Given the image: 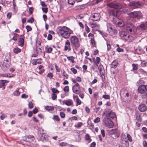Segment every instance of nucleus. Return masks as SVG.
I'll return each mask as SVG.
<instances>
[{
	"label": "nucleus",
	"instance_id": "36",
	"mask_svg": "<svg viewBox=\"0 0 147 147\" xmlns=\"http://www.w3.org/2000/svg\"><path fill=\"white\" fill-rule=\"evenodd\" d=\"M127 140H128L130 142H132V139L131 137L129 134H127Z\"/></svg>",
	"mask_w": 147,
	"mask_h": 147
},
{
	"label": "nucleus",
	"instance_id": "47",
	"mask_svg": "<svg viewBox=\"0 0 147 147\" xmlns=\"http://www.w3.org/2000/svg\"><path fill=\"white\" fill-rule=\"evenodd\" d=\"M83 125L82 123V122H79L78 123V124L75 125V126L76 128H79L80 127Z\"/></svg>",
	"mask_w": 147,
	"mask_h": 147
},
{
	"label": "nucleus",
	"instance_id": "53",
	"mask_svg": "<svg viewBox=\"0 0 147 147\" xmlns=\"http://www.w3.org/2000/svg\"><path fill=\"white\" fill-rule=\"evenodd\" d=\"M60 115L61 117L62 118H64L65 117V113L63 112H60Z\"/></svg>",
	"mask_w": 147,
	"mask_h": 147
},
{
	"label": "nucleus",
	"instance_id": "52",
	"mask_svg": "<svg viewBox=\"0 0 147 147\" xmlns=\"http://www.w3.org/2000/svg\"><path fill=\"white\" fill-rule=\"evenodd\" d=\"M136 119L139 121H141L142 119L140 115H137L136 117Z\"/></svg>",
	"mask_w": 147,
	"mask_h": 147
},
{
	"label": "nucleus",
	"instance_id": "10",
	"mask_svg": "<svg viewBox=\"0 0 147 147\" xmlns=\"http://www.w3.org/2000/svg\"><path fill=\"white\" fill-rule=\"evenodd\" d=\"M142 13L139 11L131 12L129 14V17L132 18H137L140 19L142 17Z\"/></svg>",
	"mask_w": 147,
	"mask_h": 147
},
{
	"label": "nucleus",
	"instance_id": "33",
	"mask_svg": "<svg viewBox=\"0 0 147 147\" xmlns=\"http://www.w3.org/2000/svg\"><path fill=\"white\" fill-rule=\"evenodd\" d=\"M132 65L133 67L132 70L134 71L135 70H137L138 68V65L137 64H135L133 63L132 64Z\"/></svg>",
	"mask_w": 147,
	"mask_h": 147
},
{
	"label": "nucleus",
	"instance_id": "48",
	"mask_svg": "<svg viewBox=\"0 0 147 147\" xmlns=\"http://www.w3.org/2000/svg\"><path fill=\"white\" fill-rule=\"evenodd\" d=\"M100 120V119L99 117H97L94 120V122L95 123L99 122Z\"/></svg>",
	"mask_w": 147,
	"mask_h": 147
},
{
	"label": "nucleus",
	"instance_id": "28",
	"mask_svg": "<svg viewBox=\"0 0 147 147\" xmlns=\"http://www.w3.org/2000/svg\"><path fill=\"white\" fill-rule=\"evenodd\" d=\"M46 109L48 111H52L54 110V108L53 107L47 106L45 107Z\"/></svg>",
	"mask_w": 147,
	"mask_h": 147
},
{
	"label": "nucleus",
	"instance_id": "16",
	"mask_svg": "<svg viewBox=\"0 0 147 147\" xmlns=\"http://www.w3.org/2000/svg\"><path fill=\"white\" fill-rule=\"evenodd\" d=\"M147 107L145 104H142L139 106L138 109L141 112H144L147 109Z\"/></svg>",
	"mask_w": 147,
	"mask_h": 147
},
{
	"label": "nucleus",
	"instance_id": "37",
	"mask_svg": "<svg viewBox=\"0 0 147 147\" xmlns=\"http://www.w3.org/2000/svg\"><path fill=\"white\" fill-rule=\"evenodd\" d=\"M75 3V0H68V3L72 5H73Z\"/></svg>",
	"mask_w": 147,
	"mask_h": 147
},
{
	"label": "nucleus",
	"instance_id": "35",
	"mask_svg": "<svg viewBox=\"0 0 147 147\" xmlns=\"http://www.w3.org/2000/svg\"><path fill=\"white\" fill-rule=\"evenodd\" d=\"M90 136L88 134H86L85 136V139L86 140H90V142L91 141V139H90Z\"/></svg>",
	"mask_w": 147,
	"mask_h": 147
},
{
	"label": "nucleus",
	"instance_id": "54",
	"mask_svg": "<svg viewBox=\"0 0 147 147\" xmlns=\"http://www.w3.org/2000/svg\"><path fill=\"white\" fill-rule=\"evenodd\" d=\"M34 19L32 18H30L28 20H27V22L31 23H32L34 22Z\"/></svg>",
	"mask_w": 147,
	"mask_h": 147
},
{
	"label": "nucleus",
	"instance_id": "19",
	"mask_svg": "<svg viewBox=\"0 0 147 147\" xmlns=\"http://www.w3.org/2000/svg\"><path fill=\"white\" fill-rule=\"evenodd\" d=\"M39 136L40 137V139L42 141H44L45 140H46L47 138V136L45 134H41L39 135Z\"/></svg>",
	"mask_w": 147,
	"mask_h": 147
},
{
	"label": "nucleus",
	"instance_id": "2",
	"mask_svg": "<svg viewBox=\"0 0 147 147\" xmlns=\"http://www.w3.org/2000/svg\"><path fill=\"white\" fill-rule=\"evenodd\" d=\"M58 34L64 38L67 39L68 38L72 31L71 29L65 26H58L56 29Z\"/></svg>",
	"mask_w": 147,
	"mask_h": 147
},
{
	"label": "nucleus",
	"instance_id": "30",
	"mask_svg": "<svg viewBox=\"0 0 147 147\" xmlns=\"http://www.w3.org/2000/svg\"><path fill=\"white\" fill-rule=\"evenodd\" d=\"M123 147H129V143L128 141L122 142Z\"/></svg>",
	"mask_w": 147,
	"mask_h": 147
},
{
	"label": "nucleus",
	"instance_id": "51",
	"mask_svg": "<svg viewBox=\"0 0 147 147\" xmlns=\"http://www.w3.org/2000/svg\"><path fill=\"white\" fill-rule=\"evenodd\" d=\"M107 50L108 51H109L111 48V46L109 43H108V41H107Z\"/></svg>",
	"mask_w": 147,
	"mask_h": 147
},
{
	"label": "nucleus",
	"instance_id": "46",
	"mask_svg": "<svg viewBox=\"0 0 147 147\" xmlns=\"http://www.w3.org/2000/svg\"><path fill=\"white\" fill-rule=\"evenodd\" d=\"M42 10L43 12L46 13L48 12V8L46 7H42Z\"/></svg>",
	"mask_w": 147,
	"mask_h": 147
},
{
	"label": "nucleus",
	"instance_id": "40",
	"mask_svg": "<svg viewBox=\"0 0 147 147\" xmlns=\"http://www.w3.org/2000/svg\"><path fill=\"white\" fill-rule=\"evenodd\" d=\"M26 28L27 29V32H28L32 30V28L29 26L28 25L26 26Z\"/></svg>",
	"mask_w": 147,
	"mask_h": 147
},
{
	"label": "nucleus",
	"instance_id": "15",
	"mask_svg": "<svg viewBox=\"0 0 147 147\" xmlns=\"http://www.w3.org/2000/svg\"><path fill=\"white\" fill-rule=\"evenodd\" d=\"M91 17L93 18L92 20L94 21H97L100 20V15L98 13H95L93 15H92Z\"/></svg>",
	"mask_w": 147,
	"mask_h": 147
},
{
	"label": "nucleus",
	"instance_id": "59",
	"mask_svg": "<svg viewBox=\"0 0 147 147\" xmlns=\"http://www.w3.org/2000/svg\"><path fill=\"white\" fill-rule=\"evenodd\" d=\"M55 66L57 71L58 72H59L60 71V69L58 68V66L56 64H55Z\"/></svg>",
	"mask_w": 147,
	"mask_h": 147
},
{
	"label": "nucleus",
	"instance_id": "32",
	"mask_svg": "<svg viewBox=\"0 0 147 147\" xmlns=\"http://www.w3.org/2000/svg\"><path fill=\"white\" fill-rule=\"evenodd\" d=\"M36 51L37 53H41L42 52V49H41V47L37 46L36 48Z\"/></svg>",
	"mask_w": 147,
	"mask_h": 147
},
{
	"label": "nucleus",
	"instance_id": "21",
	"mask_svg": "<svg viewBox=\"0 0 147 147\" xmlns=\"http://www.w3.org/2000/svg\"><path fill=\"white\" fill-rule=\"evenodd\" d=\"M93 60L94 64L98 65L99 63L100 59L99 57H96V59L95 58H93Z\"/></svg>",
	"mask_w": 147,
	"mask_h": 147
},
{
	"label": "nucleus",
	"instance_id": "8",
	"mask_svg": "<svg viewBox=\"0 0 147 147\" xmlns=\"http://www.w3.org/2000/svg\"><path fill=\"white\" fill-rule=\"evenodd\" d=\"M103 122L105 125L110 128H112L114 126V123L111 120L107 117H105L103 119Z\"/></svg>",
	"mask_w": 147,
	"mask_h": 147
},
{
	"label": "nucleus",
	"instance_id": "9",
	"mask_svg": "<svg viewBox=\"0 0 147 147\" xmlns=\"http://www.w3.org/2000/svg\"><path fill=\"white\" fill-rule=\"evenodd\" d=\"M144 3L140 1H133L130 3L129 6L132 8H135L142 7Z\"/></svg>",
	"mask_w": 147,
	"mask_h": 147
},
{
	"label": "nucleus",
	"instance_id": "39",
	"mask_svg": "<svg viewBox=\"0 0 147 147\" xmlns=\"http://www.w3.org/2000/svg\"><path fill=\"white\" fill-rule=\"evenodd\" d=\"M76 97H77L76 102L78 105H80L81 104V101L80 100L79 98L77 96H76Z\"/></svg>",
	"mask_w": 147,
	"mask_h": 147
},
{
	"label": "nucleus",
	"instance_id": "5",
	"mask_svg": "<svg viewBox=\"0 0 147 147\" xmlns=\"http://www.w3.org/2000/svg\"><path fill=\"white\" fill-rule=\"evenodd\" d=\"M138 91L144 98H147V85H140L138 88Z\"/></svg>",
	"mask_w": 147,
	"mask_h": 147
},
{
	"label": "nucleus",
	"instance_id": "4",
	"mask_svg": "<svg viewBox=\"0 0 147 147\" xmlns=\"http://www.w3.org/2000/svg\"><path fill=\"white\" fill-rule=\"evenodd\" d=\"M126 30L128 33L134 34L137 30L136 27L131 23L127 22L126 24Z\"/></svg>",
	"mask_w": 147,
	"mask_h": 147
},
{
	"label": "nucleus",
	"instance_id": "38",
	"mask_svg": "<svg viewBox=\"0 0 147 147\" xmlns=\"http://www.w3.org/2000/svg\"><path fill=\"white\" fill-rule=\"evenodd\" d=\"M63 90L65 92H67L69 91V87L68 86H65L64 89Z\"/></svg>",
	"mask_w": 147,
	"mask_h": 147
},
{
	"label": "nucleus",
	"instance_id": "14",
	"mask_svg": "<svg viewBox=\"0 0 147 147\" xmlns=\"http://www.w3.org/2000/svg\"><path fill=\"white\" fill-rule=\"evenodd\" d=\"M71 50L70 42L69 40H67L65 44L64 50L65 51H69Z\"/></svg>",
	"mask_w": 147,
	"mask_h": 147
},
{
	"label": "nucleus",
	"instance_id": "11",
	"mask_svg": "<svg viewBox=\"0 0 147 147\" xmlns=\"http://www.w3.org/2000/svg\"><path fill=\"white\" fill-rule=\"evenodd\" d=\"M73 92L76 94H79L81 92L80 86L78 83H76L72 88Z\"/></svg>",
	"mask_w": 147,
	"mask_h": 147
},
{
	"label": "nucleus",
	"instance_id": "55",
	"mask_svg": "<svg viewBox=\"0 0 147 147\" xmlns=\"http://www.w3.org/2000/svg\"><path fill=\"white\" fill-rule=\"evenodd\" d=\"M47 76L50 78H51L53 77V74L51 72L47 74Z\"/></svg>",
	"mask_w": 147,
	"mask_h": 147
},
{
	"label": "nucleus",
	"instance_id": "1",
	"mask_svg": "<svg viewBox=\"0 0 147 147\" xmlns=\"http://www.w3.org/2000/svg\"><path fill=\"white\" fill-rule=\"evenodd\" d=\"M107 5L110 7L115 9L111 10L110 11L109 14L110 15L114 16L113 18L114 21L115 19H117V17L120 15V12L119 10L117 9L121 8L122 7L121 5L119 3L113 2L109 3Z\"/></svg>",
	"mask_w": 147,
	"mask_h": 147
},
{
	"label": "nucleus",
	"instance_id": "58",
	"mask_svg": "<svg viewBox=\"0 0 147 147\" xmlns=\"http://www.w3.org/2000/svg\"><path fill=\"white\" fill-rule=\"evenodd\" d=\"M28 95H26L25 94H23L21 96V97L22 98H28Z\"/></svg>",
	"mask_w": 147,
	"mask_h": 147
},
{
	"label": "nucleus",
	"instance_id": "6",
	"mask_svg": "<svg viewBox=\"0 0 147 147\" xmlns=\"http://www.w3.org/2000/svg\"><path fill=\"white\" fill-rule=\"evenodd\" d=\"M120 37L123 39L128 42H131L134 39V38L131 36H130L125 32H121L120 33Z\"/></svg>",
	"mask_w": 147,
	"mask_h": 147
},
{
	"label": "nucleus",
	"instance_id": "45",
	"mask_svg": "<svg viewBox=\"0 0 147 147\" xmlns=\"http://www.w3.org/2000/svg\"><path fill=\"white\" fill-rule=\"evenodd\" d=\"M52 91L53 93L55 94L56 93H59V91L56 89L53 88L52 89Z\"/></svg>",
	"mask_w": 147,
	"mask_h": 147
},
{
	"label": "nucleus",
	"instance_id": "17",
	"mask_svg": "<svg viewBox=\"0 0 147 147\" xmlns=\"http://www.w3.org/2000/svg\"><path fill=\"white\" fill-rule=\"evenodd\" d=\"M9 82V81L5 80H0V88H2L3 89H5V84Z\"/></svg>",
	"mask_w": 147,
	"mask_h": 147
},
{
	"label": "nucleus",
	"instance_id": "49",
	"mask_svg": "<svg viewBox=\"0 0 147 147\" xmlns=\"http://www.w3.org/2000/svg\"><path fill=\"white\" fill-rule=\"evenodd\" d=\"M53 118L55 120L57 121H59L60 120L59 118L57 115H54Z\"/></svg>",
	"mask_w": 147,
	"mask_h": 147
},
{
	"label": "nucleus",
	"instance_id": "31",
	"mask_svg": "<svg viewBox=\"0 0 147 147\" xmlns=\"http://www.w3.org/2000/svg\"><path fill=\"white\" fill-rule=\"evenodd\" d=\"M13 51L15 53L17 54L20 52L21 49L18 48H15L13 49Z\"/></svg>",
	"mask_w": 147,
	"mask_h": 147
},
{
	"label": "nucleus",
	"instance_id": "3",
	"mask_svg": "<svg viewBox=\"0 0 147 147\" xmlns=\"http://www.w3.org/2000/svg\"><path fill=\"white\" fill-rule=\"evenodd\" d=\"M69 40L72 46L77 50L80 45L78 38L76 36H73L70 37Z\"/></svg>",
	"mask_w": 147,
	"mask_h": 147
},
{
	"label": "nucleus",
	"instance_id": "44",
	"mask_svg": "<svg viewBox=\"0 0 147 147\" xmlns=\"http://www.w3.org/2000/svg\"><path fill=\"white\" fill-rule=\"evenodd\" d=\"M107 30L108 31L111 29V28H112L111 27V24L110 23H107Z\"/></svg>",
	"mask_w": 147,
	"mask_h": 147
},
{
	"label": "nucleus",
	"instance_id": "18",
	"mask_svg": "<svg viewBox=\"0 0 147 147\" xmlns=\"http://www.w3.org/2000/svg\"><path fill=\"white\" fill-rule=\"evenodd\" d=\"M118 63L115 60L113 61L111 65V67L112 68H115L118 65Z\"/></svg>",
	"mask_w": 147,
	"mask_h": 147
},
{
	"label": "nucleus",
	"instance_id": "22",
	"mask_svg": "<svg viewBox=\"0 0 147 147\" xmlns=\"http://www.w3.org/2000/svg\"><path fill=\"white\" fill-rule=\"evenodd\" d=\"M121 139L122 142H125L128 141L127 137L124 134H122Z\"/></svg>",
	"mask_w": 147,
	"mask_h": 147
},
{
	"label": "nucleus",
	"instance_id": "24",
	"mask_svg": "<svg viewBox=\"0 0 147 147\" xmlns=\"http://www.w3.org/2000/svg\"><path fill=\"white\" fill-rule=\"evenodd\" d=\"M109 33L111 35H115L117 33V31L116 30L111 28V29L108 30Z\"/></svg>",
	"mask_w": 147,
	"mask_h": 147
},
{
	"label": "nucleus",
	"instance_id": "29",
	"mask_svg": "<svg viewBox=\"0 0 147 147\" xmlns=\"http://www.w3.org/2000/svg\"><path fill=\"white\" fill-rule=\"evenodd\" d=\"M19 43L20 45L21 46H22L24 43V39L23 38H20L19 39Z\"/></svg>",
	"mask_w": 147,
	"mask_h": 147
},
{
	"label": "nucleus",
	"instance_id": "64",
	"mask_svg": "<svg viewBox=\"0 0 147 147\" xmlns=\"http://www.w3.org/2000/svg\"><path fill=\"white\" fill-rule=\"evenodd\" d=\"M143 145L144 147H147V142L145 141L143 142Z\"/></svg>",
	"mask_w": 147,
	"mask_h": 147
},
{
	"label": "nucleus",
	"instance_id": "27",
	"mask_svg": "<svg viewBox=\"0 0 147 147\" xmlns=\"http://www.w3.org/2000/svg\"><path fill=\"white\" fill-rule=\"evenodd\" d=\"M67 58L72 63H74V59L75 58L73 56L67 57Z\"/></svg>",
	"mask_w": 147,
	"mask_h": 147
},
{
	"label": "nucleus",
	"instance_id": "62",
	"mask_svg": "<svg viewBox=\"0 0 147 147\" xmlns=\"http://www.w3.org/2000/svg\"><path fill=\"white\" fill-rule=\"evenodd\" d=\"M11 14H12V13H11V12L8 13L7 15V18H8V19H10L11 17Z\"/></svg>",
	"mask_w": 147,
	"mask_h": 147
},
{
	"label": "nucleus",
	"instance_id": "23",
	"mask_svg": "<svg viewBox=\"0 0 147 147\" xmlns=\"http://www.w3.org/2000/svg\"><path fill=\"white\" fill-rule=\"evenodd\" d=\"M90 25V26L92 28H94L95 27H99V24H96L95 23L90 22L89 23Z\"/></svg>",
	"mask_w": 147,
	"mask_h": 147
},
{
	"label": "nucleus",
	"instance_id": "26",
	"mask_svg": "<svg viewBox=\"0 0 147 147\" xmlns=\"http://www.w3.org/2000/svg\"><path fill=\"white\" fill-rule=\"evenodd\" d=\"M38 69L39 70V73L40 74L43 73L45 71L44 67L42 65H39Z\"/></svg>",
	"mask_w": 147,
	"mask_h": 147
},
{
	"label": "nucleus",
	"instance_id": "42",
	"mask_svg": "<svg viewBox=\"0 0 147 147\" xmlns=\"http://www.w3.org/2000/svg\"><path fill=\"white\" fill-rule=\"evenodd\" d=\"M20 92L18 90H16L13 93V94L14 96H18L20 94Z\"/></svg>",
	"mask_w": 147,
	"mask_h": 147
},
{
	"label": "nucleus",
	"instance_id": "56",
	"mask_svg": "<svg viewBox=\"0 0 147 147\" xmlns=\"http://www.w3.org/2000/svg\"><path fill=\"white\" fill-rule=\"evenodd\" d=\"M102 97L105 99H109L110 96L109 95H104L102 96Z\"/></svg>",
	"mask_w": 147,
	"mask_h": 147
},
{
	"label": "nucleus",
	"instance_id": "13",
	"mask_svg": "<svg viewBox=\"0 0 147 147\" xmlns=\"http://www.w3.org/2000/svg\"><path fill=\"white\" fill-rule=\"evenodd\" d=\"M106 117L109 118L110 117L112 119L114 118L116 116L115 113L110 109H108L106 111Z\"/></svg>",
	"mask_w": 147,
	"mask_h": 147
},
{
	"label": "nucleus",
	"instance_id": "60",
	"mask_svg": "<svg viewBox=\"0 0 147 147\" xmlns=\"http://www.w3.org/2000/svg\"><path fill=\"white\" fill-rule=\"evenodd\" d=\"M117 51L119 52H123V49H121L119 47H118L117 48Z\"/></svg>",
	"mask_w": 147,
	"mask_h": 147
},
{
	"label": "nucleus",
	"instance_id": "50",
	"mask_svg": "<svg viewBox=\"0 0 147 147\" xmlns=\"http://www.w3.org/2000/svg\"><path fill=\"white\" fill-rule=\"evenodd\" d=\"M28 106L30 109H32L33 108V103L31 101H30L29 102L28 104Z\"/></svg>",
	"mask_w": 147,
	"mask_h": 147
},
{
	"label": "nucleus",
	"instance_id": "12",
	"mask_svg": "<svg viewBox=\"0 0 147 147\" xmlns=\"http://www.w3.org/2000/svg\"><path fill=\"white\" fill-rule=\"evenodd\" d=\"M138 29L140 31H147V22L142 23L138 26Z\"/></svg>",
	"mask_w": 147,
	"mask_h": 147
},
{
	"label": "nucleus",
	"instance_id": "41",
	"mask_svg": "<svg viewBox=\"0 0 147 147\" xmlns=\"http://www.w3.org/2000/svg\"><path fill=\"white\" fill-rule=\"evenodd\" d=\"M7 117V115H6L5 114H3L0 116V119L1 120H3L5 118Z\"/></svg>",
	"mask_w": 147,
	"mask_h": 147
},
{
	"label": "nucleus",
	"instance_id": "61",
	"mask_svg": "<svg viewBox=\"0 0 147 147\" xmlns=\"http://www.w3.org/2000/svg\"><path fill=\"white\" fill-rule=\"evenodd\" d=\"M116 131V129H112L110 131L109 133L110 134H113L115 133Z\"/></svg>",
	"mask_w": 147,
	"mask_h": 147
},
{
	"label": "nucleus",
	"instance_id": "43",
	"mask_svg": "<svg viewBox=\"0 0 147 147\" xmlns=\"http://www.w3.org/2000/svg\"><path fill=\"white\" fill-rule=\"evenodd\" d=\"M92 68L93 70H94L95 69L98 68V65L94 64L92 66Z\"/></svg>",
	"mask_w": 147,
	"mask_h": 147
},
{
	"label": "nucleus",
	"instance_id": "34",
	"mask_svg": "<svg viewBox=\"0 0 147 147\" xmlns=\"http://www.w3.org/2000/svg\"><path fill=\"white\" fill-rule=\"evenodd\" d=\"M85 16V14H81L77 16V18L78 19H82L84 18Z\"/></svg>",
	"mask_w": 147,
	"mask_h": 147
},
{
	"label": "nucleus",
	"instance_id": "57",
	"mask_svg": "<svg viewBox=\"0 0 147 147\" xmlns=\"http://www.w3.org/2000/svg\"><path fill=\"white\" fill-rule=\"evenodd\" d=\"M71 70L74 74H76L77 73V71L76 69L74 68L73 67L71 68Z\"/></svg>",
	"mask_w": 147,
	"mask_h": 147
},
{
	"label": "nucleus",
	"instance_id": "63",
	"mask_svg": "<svg viewBox=\"0 0 147 147\" xmlns=\"http://www.w3.org/2000/svg\"><path fill=\"white\" fill-rule=\"evenodd\" d=\"M52 51V49L51 47H48L47 49V52L48 53H51Z\"/></svg>",
	"mask_w": 147,
	"mask_h": 147
},
{
	"label": "nucleus",
	"instance_id": "25",
	"mask_svg": "<svg viewBox=\"0 0 147 147\" xmlns=\"http://www.w3.org/2000/svg\"><path fill=\"white\" fill-rule=\"evenodd\" d=\"M73 102L71 99L65 101V104L67 106H70L72 105Z\"/></svg>",
	"mask_w": 147,
	"mask_h": 147
},
{
	"label": "nucleus",
	"instance_id": "20",
	"mask_svg": "<svg viewBox=\"0 0 147 147\" xmlns=\"http://www.w3.org/2000/svg\"><path fill=\"white\" fill-rule=\"evenodd\" d=\"M125 91H127L126 89H122L120 92V95L122 98L124 99V96H125V93H126Z\"/></svg>",
	"mask_w": 147,
	"mask_h": 147
},
{
	"label": "nucleus",
	"instance_id": "7",
	"mask_svg": "<svg viewBox=\"0 0 147 147\" xmlns=\"http://www.w3.org/2000/svg\"><path fill=\"white\" fill-rule=\"evenodd\" d=\"M35 139L34 137L30 135L28 136H26L24 138V140L27 142H30L28 145L30 146H33L35 143L34 142V141Z\"/></svg>",
	"mask_w": 147,
	"mask_h": 147
}]
</instances>
